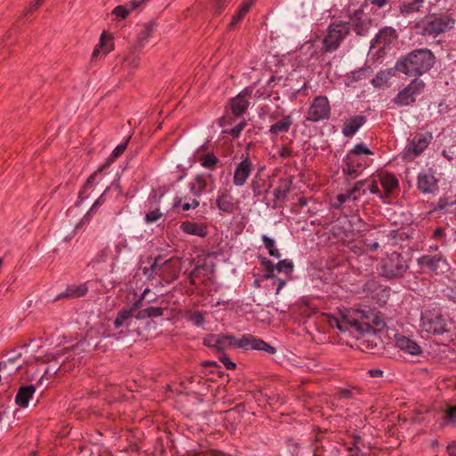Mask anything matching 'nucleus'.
Returning <instances> with one entry per match:
<instances>
[{
  "label": "nucleus",
  "instance_id": "nucleus-23",
  "mask_svg": "<svg viewBox=\"0 0 456 456\" xmlns=\"http://www.w3.org/2000/svg\"><path fill=\"white\" fill-rule=\"evenodd\" d=\"M88 291V287L86 283L79 285L68 286L66 290L58 296V298H75L85 296Z\"/></svg>",
  "mask_w": 456,
  "mask_h": 456
},
{
  "label": "nucleus",
  "instance_id": "nucleus-31",
  "mask_svg": "<svg viewBox=\"0 0 456 456\" xmlns=\"http://www.w3.org/2000/svg\"><path fill=\"white\" fill-rule=\"evenodd\" d=\"M200 165L209 170H214L217 164L219 163V159L213 153H207L203 156H200L199 159Z\"/></svg>",
  "mask_w": 456,
  "mask_h": 456
},
{
  "label": "nucleus",
  "instance_id": "nucleus-53",
  "mask_svg": "<svg viewBox=\"0 0 456 456\" xmlns=\"http://www.w3.org/2000/svg\"><path fill=\"white\" fill-rule=\"evenodd\" d=\"M254 4V0H244L239 7V11L246 15Z\"/></svg>",
  "mask_w": 456,
  "mask_h": 456
},
{
  "label": "nucleus",
  "instance_id": "nucleus-17",
  "mask_svg": "<svg viewBox=\"0 0 456 456\" xmlns=\"http://www.w3.org/2000/svg\"><path fill=\"white\" fill-rule=\"evenodd\" d=\"M113 49L112 37L102 32L100 38V43L95 46L92 59H97L99 56L107 55Z\"/></svg>",
  "mask_w": 456,
  "mask_h": 456
},
{
  "label": "nucleus",
  "instance_id": "nucleus-57",
  "mask_svg": "<svg viewBox=\"0 0 456 456\" xmlns=\"http://www.w3.org/2000/svg\"><path fill=\"white\" fill-rule=\"evenodd\" d=\"M128 247V243L126 239H121L115 246V250L117 253V256H118L123 249L126 248Z\"/></svg>",
  "mask_w": 456,
  "mask_h": 456
},
{
  "label": "nucleus",
  "instance_id": "nucleus-44",
  "mask_svg": "<svg viewBox=\"0 0 456 456\" xmlns=\"http://www.w3.org/2000/svg\"><path fill=\"white\" fill-rule=\"evenodd\" d=\"M246 125V121L242 120L234 127L231 128L230 130H226L225 133L229 134L233 138H237L240 134L241 131L245 128Z\"/></svg>",
  "mask_w": 456,
  "mask_h": 456
},
{
  "label": "nucleus",
  "instance_id": "nucleus-60",
  "mask_svg": "<svg viewBox=\"0 0 456 456\" xmlns=\"http://www.w3.org/2000/svg\"><path fill=\"white\" fill-rule=\"evenodd\" d=\"M446 418L451 421H456V405L451 406L447 409Z\"/></svg>",
  "mask_w": 456,
  "mask_h": 456
},
{
  "label": "nucleus",
  "instance_id": "nucleus-10",
  "mask_svg": "<svg viewBox=\"0 0 456 456\" xmlns=\"http://www.w3.org/2000/svg\"><path fill=\"white\" fill-rule=\"evenodd\" d=\"M432 139L431 134H418L410 142L409 147L403 154V159L412 160L415 157L420 155L428 146Z\"/></svg>",
  "mask_w": 456,
  "mask_h": 456
},
{
  "label": "nucleus",
  "instance_id": "nucleus-64",
  "mask_svg": "<svg viewBox=\"0 0 456 456\" xmlns=\"http://www.w3.org/2000/svg\"><path fill=\"white\" fill-rule=\"evenodd\" d=\"M447 452L449 456H456V440L447 446Z\"/></svg>",
  "mask_w": 456,
  "mask_h": 456
},
{
  "label": "nucleus",
  "instance_id": "nucleus-63",
  "mask_svg": "<svg viewBox=\"0 0 456 456\" xmlns=\"http://www.w3.org/2000/svg\"><path fill=\"white\" fill-rule=\"evenodd\" d=\"M244 16L245 15L238 10L237 13L232 17L229 28L234 27L239 21H240L243 19Z\"/></svg>",
  "mask_w": 456,
  "mask_h": 456
},
{
  "label": "nucleus",
  "instance_id": "nucleus-3",
  "mask_svg": "<svg viewBox=\"0 0 456 456\" xmlns=\"http://www.w3.org/2000/svg\"><path fill=\"white\" fill-rule=\"evenodd\" d=\"M350 327L361 334L382 331L386 322L380 314L372 310H355L347 318Z\"/></svg>",
  "mask_w": 456,
  "mask_h": 456
},
{
  "label": "nucleus",
  "instance_id": "nucleus-48",
  "mask_svg": "<svg viewBox=\"0 0 456 456\" xmlns=\"http://www.w3.org/2000/svg\"><path fill=\"white\" fill-rule=\"evenodd\" d=\"M125 63L131 69H135L139 66L140 59L135 54L127 55L125 59Z\"/></svg>",
  "mask_w": 456,
  "mask_h": 456
},
{
  "label": "nucleus",
  "instance_id": "nucleus-20",
  "mask_svg": "<svg viewBox=\"0 0 456 456\" xmlns=\"http://www.w3.org/2000/svg\"><path fill=\"white\" fill-rule=\"evenodd\" d=\"M36 387L33 385L21 386L16 394L15 403L21 408H26L28 405L29 400L32 398Z\"/></svg>",
  "mask_w": 456,
  "mask_h": 456
},
{
  "label": "nucleus",
  "instance_id": "nucleus-28",
  "mask_svg": "<svg viewBox=\"0 0 456 456\" xmlns=\"http://www.w3.org/2000/svg\"><path fill=\"white\" fill-rule=\"evenodd\" d=\"M134 316V310L133 309H122L118 312L115 321H114V326L115 328L118 329L122 326H128L129 321Z\"/></svg>",
  "mask_w": 456,
  "mask_h": 456
},
{
  "label": "nucleus",
  "instance_id": "nucleus-30",
  "mask_svg": "<svg viewBox=\"0 0 456 456\" xmlns=\"http://www.w3.org/2000/svg\"><path fill=\"white\" fill-rule=\"evenodd\" d=\"M425 0H408L402 4L400 11L402 13L409 14L419 12Z\"/></svg>",
  "mask_w": 456,
  "mask_h": 456
},
{
  "label": "nucleus",
  "instance_id": "nucleus-11",
  "mask_svg": "<svg viewBox=\"0 0 456 456\" xmlns=\"http://www.w3.org/2000/svg\"><path fill=\"white\" fill-rule=\"evenodd\" d=\"M240 348L243 349H255L259 351H265L271 354H273L276 353V348L269 344H267L265 341L256 338L251 335H243L242 336V342L240 344Z\"/></svg>",
  "mask_w": 456,
  "mask_h": 456
},
{
  "label": "nucleus",
  "instance_id": "nucleus-45",
  "mask_svg": "<svg viewBox=\"0 0 456 456\" xmlns=\"http://www.w3.org/2000/svg\"><path fill=\"white\" fill-rule=\"evenodd\" d=\"M366 183V180L358 181L354 183V187L349 190V192L353 196V200H358L359 195H357V193L362 189Z\"/></svg>",
  "mask_w": 456,
  "mask_h": 456
},
{
  "label": "nucleus",
  "instance_id": "nucleus-19",
  "mask_svg": "<svg viewBox=\"0 0 456 456\" xmlns=\"http://www.w3.org/2000/svg\"><path fill=\"white\" fill-rule=\"evenodd\" d=\"M366 118L362 115L348 118L343 126L342 133L346 137H351L365 123Z\"/></svg>",
  "mask_w": 456,
  "mask_h": 456
},
{
  "label": "nucleus",
  "instance_id": "nucleus-56",
  "mask_svg": "<svg viewBox=\"0 0 456 456\" xmlns=\"http://www.w3.org/2000/svg\"><path fill=\"white\" fill-rule=\"evenodd\" d=\"M261 263L265 266V272L274 273V271L276 270V265H274L266 257H263Z\"/></svg>",
  "mask_w": 456,
  "mask_h": 456
},
{
  "label": "nucleus",
  "instance_id": "nucleus-33",
  "mask_svg": "<svg viewBox=\"0 0 456 456\" xmlns=\"http://www.w3.org/2000/svg\"><path fill=\"white\" fill-rule=\"evenodd\" d=\"M161 259V256H158L154 258L153 260L151 259V265L149 267L144 266L142 268L143 274L148 277L149 279H151L154 277L155 274H158L159 276V260Z\"/></svg>",
  "mask_w": 456,
  "mask_h": 456
},
{
  "label": "nucleus",
  "instance_id": "nucleus-21",
  "mask_svg": "<svg viewBox=\"0 0 456 456\" xmlns=\"http://www.w3.org/2000/svg\"><path fill=\"white\" fill-rule=\"evenodd\" d=\"M181 230L191 235L204 238L208 235V228L202 224H198L191 221H185L181 224Z\"/></svg>",
  "mask_w": 456,
  "mask_h": 456
},
{
  "label": "nucleus",
  "instance_id": "nucleus-1",
  "mask_svg": "<svg viewBox=\"0 0 456 456\" xmlns=\"http://www.w3.org/2000/svg\"><path fill=\"white\" fill-rule=\"evenodd\" d=\"M436 57L428 48L417 49L402 57L395 64V69L408 76H421L431 69Z\"/></svg>",
  "mask_w": 456,
  "mask_h": 456
},
{
  "label": "nucleus",
  "instance_id": "nucleus-36",
  "mask_svg": "<svg viewBox=\"0 0 456 456\" xmlns=\"http://www.w3.org/2000/svg\"><path fill=\"white\" fill-rule=\"evenodd\" d=\"M425 87V83L419 78H414L410 85L406 86L407 90L415 97L419 94Z\"/></svg>",
  "mask_w": 456,
  "mask_h": 456
},
{
  "label": "nucleus",
  "instance_id": "nucleus-7",
  "mask_svg": "<svg viewBox=\"0 0 456 456\" xmlns=\"http://www.w3.org/2000/svg\"><path fill=\"white\" fill-rule=\"evenodd\" d=\"M330 116V105L328 98L323 95L314 97L308 109L306 119L312 122H319L328 119Z\"/></svg>",
  "mask_w": 456,
  "mask_h": 456
},
{
  "label": "nucleus",
  "instance_id": "nucleus-55",
  "mask_svg": "<svg viewBox=\"0 0 456 456\" xmlns=\"http://www.w3.org/2000/svg\"><path fill=\"white\" fill-rule=\"evenodd\" d=\"M42 3L43 0H35L34 2H31L29 5L25 9L23 14L27 15L28 13L36 11L37 8H39Z\"/></svg>",
  "mask_w": 456,
  "mask_h": 456
},
{
  "label": "nucleus",
  "instance_id": "nucleus-34",
  "mask_svg": "<svg viewBox=\"0 0 456 456\" xmlns=\"http://www.w3.org/2000/svg\"><path fill=\"white\" fill-rule=\"evenodd\" d=\"M262 240L264 242V245L265 247V248L268 250V253L271 256H273V257H276V258H280L281 257V253L279 251V249H277L275 248V242L273 239H271L270 237H268L267 235H263L262 236Z\"/></svg>",
  "mask_w": 456,
  "mask_h": 456
},
{
  "label": "nucleus",
  "instance_id": "nucleus-49",
  "mask_svg": "<svg viewBox=\"0 0 456 456\" xmlns=\"http://www.w3.org/2000/svg\"><path fill=\"white\" fill-rule=\"evenodd\" d=\"M456 204V196L453 200H449L448 198H441L437 203V206L436 207V210L437 209H444L448 206H452Z\"/></svg>",
  "mask_w": 456,
  "mask_h": 456
},
{
  "label": "nucleus",
  "instance_id": "nucleus-42",
  "mask_svg": "<svg viewBox=\"0 0 456 456\" xmlns=\"http://www.w3.org/2000/svg\"><path fill=\"white\" fill-rule=\"evenodd\" d=\"M219 338L220 334H208L204 338L203 344L208 347L214 348L216 351Z\"/></svg>",
  "mask_w": 456,
  "mask_h": 456
},
{
  "label": "nucleus",
  "instance_id": "nucleus-62",
  "mask_svg": "<svg viewBox=\"0 0 456 456\" xmlns=\"http://www.w3.org/2000/svg\"><path fill=\"white\" fill-rule=\"evenodd\" d=\"M279 155L284 159L289 158L292 156V150L288 146H283L279 151Z\"/></svg>",
  "mask_w": 456,
  "mask_h": 456
},
{
  "label": "nucleus",
  "instance_id": "nucleus-6",
  "mask_svg": "<svg viewBox=\"0 0 456 456\" xmlns=\"http://www.w3.org/2000/svg\"><path fill=\"white\" fill-rule=\"evenodd\" d=\"M408 269V265L398 252H392L381 262V274L387 279L402 278Z\"/></svg>",
  "mask_w": 456,
  "mask_h": 456
},
{
  "label": "nucleus",
  "instance_id": "nucleus-24",
  "mask_svg": "<svg viewBox=\"0 0 456 456\" xmlns=\"http://www.w3.org/2000/svg\"><path fill=\"white\" fill-rule=\"evenodd\" d=\"M379 182L384 189L386 197H388L392 191L398 187V180L392 174L379 175Z\"/></svg>",
  "mask_w": 456,
  "mask_h": 456
},
{
  "label": "nucleus",
  "instance_id": "nucleus-37",
  "mask_svg": "<svg viewBox=\"0 0 456 456\" xmlns=\"http://www.w3.org/2000/svg\"><path fill=\"white\" fill-rule=\"evenodd\" d=\"M110 250L109 247H105L95 255L90 264L94 265L96 264L105 263L110 256Z\"/></svg>",
  "mask_w": 456,
  "mask_h": 456
},
{
  "label": "nucleus",
  "instance_id": "nucleus-4",
  "mask_svg": "<svg viewBox=\"0 0 456 456\" xmlns=\"http://www.w3.org/2000/svg\"><path fill=\"white\" fill-rule=\"evenodd\" d=\"M350 31V23L347 21L339 20L330 23L322 39V52L332 53L338 50Z\"/></svg>",
  "mask_w": 456,
  "mask_h": 456
},
{
  "label": "nucleus",
  "instance_id": "nucleus-14",
  "mask_svg": "<svg viewBox=\"0 0 456 456\" xmlns=\"http://www.w3.org/2000/svg\"><path fill=\"white\" fill-rule=\"evenodd\" d=\"M395 345L396 346L411 355H419L422 353L421 347L412 339L403 336V335H395Z\"/></svg>",
  "mask_w": 456,
  "mask_h": 456
},
{
  "label": "nucleus",
  "instance_id": "nucleus-25",
  "mask_svg": "<svg viewBox=\"0 0 456 456\" xmlns=\"http://www.w3.org/2000/svg\"><path fill=\"white\" fill-rule=\"evenodd\" d=\"M292 123L293 119L290 115L284 116L281 120L277 121L270 126L269 132L273 134L286 133L289 130Z\"/></svg>",
  "mask_w": 456,
  "mask_h": 456
},
{
  "label": "nucleus",
  "instance_id": "nucleus-2",
  "mask_svg": "<svg viewBox=\"0 0 456 456\" xmlns=\"http://www.w3.org/2000/svg\"><path fill=\"white\" fill-rule=\"evenodd\" d=\"M455 20L449 13H433L422 18L415 25L417 34L436 38L453 28Z\"/></svg>",
  "mask_w": 456,
  "mask_h": 456
},
{
  "label": "nucleus",
  "instance_id": "nucleus-54",
  "mask_svg": "<svg viewBox=\"0 0 456 456\" xmlns=\"http://www.w3.org/2000/svg\"><path fill=\"white\" fill-rule=\"evenodd\" d=\"M128 140H129V138L126 139V142L120 143L119 145H118L115 148V150L112 152V157L113 158L118 157L119 155H121L125 151V150L126 149L127 143H128Z\"/></svg>",
  "mask_w": 456,
  "mask_h": 456
},
{
  "label": "nucleus",
  "instance_id": "nucleus-39",
  "mask_svg": "<svg viewBox=\"0 0 456 456\" xmlns=\"http://www.w3.org/2000/svg\"><path fill=\"white\" fill-rule=\"evenodd\" d=\"M154 29V23L150 22L145 24L144 28L140 32L138 40L141 45L143 44L152 34Z\"/></svg>",
  "mask_w": 456,
  "mask_h": 456
},
{
  "label": "nucleus",
  "instance_id": "nucleus-46",
  "mask_svg": "<svg viewBox=\"0 0 456 456\" xmlns=\"http://www.w3.org/2000/svg\"><path fill=\"white\" fill-rule=\"evenodd\" d=\"M162 216V213L159 208H155L154 210H151L148 212L145 216V221L147 223H154L158 221Z\"/></svg>",
  "mask_w": 456,
  "mask_h": 456
},
{
  "label": "nucleus",
  "instance_id": "nucleus-43",
  "mask_svg": "<svg viewBox=\"0 0 456 456\" xmlns=\"http://www.w3.org/2000/svg\"><path fill=\"white\" fill-rule=\"evenodd\" d=\"M181 201L182 200L179 199L178 200H176L175 203H174V208H178L179 206H182V208L183 211H188L190 210L191 208H196L199 205H200V202L198 200L196 199H193L191 202H186V203H183V204H181Z\"/></svg>",
  "mask_w": 456,
  "mask_h": 456
},
{
  "label": "nucleus",
  "instance_id": "nucleus-9",
  "mask_svg": "<svg viewBox=\"0 0 456 456\" xmlns=\"http://www.w3.org/2000/svg\"><path fill=\"white\" fill-rule=\"evenodd\" d=\"M349 23L353 30L360 37L366 36L372 25V20L369 18L362 8L355 10L348 15Z\"/></svg>",
  "mask_w": 456,
  "mask_h": 456
},
{
  "label": "nucleus",
  "instance_id": "nucleus-40",
  "mask_svg": "<svg viewBox=\"0 0 456 456\" xmlns=\"http://www.w3.org/2000/svg\"><path fill=\"white\" fill-rule=\"evenodd\" d=\"M205 187L206 182L200 177H197L196 182L190 185L191 191L195 196H200Z\"/></svg>",
  "mask_w": 456,
  "mask_h": 456
},
{
  "label": "nucleus",
  "instance_id": "nucleus-32",
  "mask_svg": "<svg viewBox=\"0 0 456 456\" xmlns=\"http://www.w3.org/2000/svg\"><path fill=\"white\" fill-rule=\"evenodd\" d=\"M392 76L393 73L391 70H380L371 80V84L374 87H381L387 84Z\"/></svg>",
  "mask_w": 456,
  "mask_h": 456
},
{
  "label": "nucleus",
  "instance_id": "nucleus-38",
  "mask_svg": "<svg viewBox=\"0 0 456 456\" xmlns=\"http://www.w3.org/2000/svg\"><path fill=\"white\" fill-rule=\"evenodd\" d=\"M351 317V314H348V315H346L344 317V320L343 321H339L338 318H333L330 321V323L332 327H337L339 330L341 331H346V330H348L350 329H352L350 327V325L348 324V320L347 318H350Z\"/></svg>",
  "mask_w": 456,
  "mask_h": 456
},
{
  "label": "nucleus",
  "instance_id": "nucleus-22",
  "mask_svg": "<svg viewBox=\"0 0 456 456\" xmlns=\"http://www.w3.org/2000/svg\"><path fill=\"white\" fill-rule=\"evenodd\" d=\"M248 105L249 102L247 100L246 95L243 94H239L236 97L231 100L232 112L236 117L241 116L248 110Z\"/></svg>",
  "mask_w": 456,
  "mask_h": 456
},
{
  "label": "nucleus",
  "instance_id": "nucleus-47",
  "mask_svg": "<svg viewBox=\"0 0 456 456\" xmlns=\"http://www.w3.org/2000/svg\"><path fill=\"white\" fill-rule=\"evenodd\" d=\"M130 13V10L123 5L115 7L112 11V14L119 17L120 19H126Z\"/></svg>",
  "mask_w": 456,
  "mask_h": 456
},
{
  "label": "nucleus",
  "instance_id": "nucleus-5",
  "mask_svg": "<svg viewBox=\"0 0 456 456\" xmlns=\"http://www.w3.org/2000/svg\"><path fill=\"white\" fill-rule=\"evenodd\" d=\"M452 321L445 318L440 310H427L421 315L422 330L433 335H443L450 331Z\"/></svg>",
  "mask_w": 456,
  "mask_h": 456
},
{
  "label": "nucleus",
  "instance_id": "nucleus-15",
  "mask_svg": "<svg viewBox=\"0 0 456 456\" xmlns=\"http://www.w3.org/2000/svg\"><path fill=\"white\" fill-rule=\"evenodd\" d=\"M397 34L395 28L385 27L371 40V47L387 45L396 40Z\"/></svg>",
  "mask_w": 456,
  "mask_h": 456
},
{
  "label": "nucleus",
  "instance_id": "nucleus-16",
  "mask_svg": "<svg viewBox=\"0 0 456 456\" xmlns=\"http://www.w3.org/2000/svg\"><path fill=\"white\" fill-rule=\"evenodd\" d=\"M437 188V180L432 173H419L418 175V189L422 193H432Z\"/></svg>",
  "mask_w": 456,
  "mask_h": 456
},
{
  "label": "nucleus",
  "instance_id": "nucleus-59",
  "mask_svg": "<svg viewBox=\"0 0 456 456\" xmlns=\"http://www.w3.org/2000/svg\"><path fill=\"white\" fill-rule=\"evenodd\" d=\"M347 450L348 456H365L359 446H349Z\"/></svg>",
  "mask_w": 456,
  "mask_h": 456
},
{
  "label": "nucleus",
  "instance_id": "nucleus-50",
  "mask_svg": "<svg viewBox=\"0 0 456 456\" xmlns=\"http://www.w3.org/2000/svg\"><path fill=\"white\" fill-rule=\"evenodd\" d=\"M352 153H354L355 155H360V154L370 155V154H372V151H370L364 144L358 143L352 150Z\"/></svg>",
  "mask_w": 456,
  "mask_h": 456
},
{
  "label": "nucleus",
  "instance_id": "nucleus-26",
  "mask_svg": "<svg viewBox=\"0 0 456 456\" xmlns=\"http://www.w3.org/2000/svg\"><path fill=\"white\" fill-rule=\"evenodd\" d=\"M292 184L291 178H281L279 181V186L273 191L275 200H282L287 197Z\"/></svg>",
  "mask_w": 456,
  "mask_h": 456
},
{
  "label": "nucleus",
  "instance_id": "nucleus-61",
  "mask_svg": "<svg viewBox=\"0 0 456 456\" xmlns=\"http://www.w3.org/2000/svg\"><path fill=\"white\" fill-rule=\"evenodd\" d=\"M228 1L229 0H216V4L214 5L216 12L220 13L224 9Z\"/></svg>",
  "mask_w": 456,
  "mask_h": 456
},
{
  "label": "nucleus",
  "instance_id": "nucleus-8",
  "mask_svg": "<svg viewBox=\"0 0 456 456\" xmlns=\"http://www.w3.org/2000/svg\"><path fill=\"white\" fill-rule=\"evenodd\" d=\"M417 264L423 270L433 272L436 274L445 273L450 269L449 264L441 253L424 255L417 259Z\"/></svg>",
  "mask_w": 456,
  "mask_h": 456
},
{
  "label": "nucleus",
  "instance_id": "nucleus-18",
  "mask_svg": "<svg viewBox=\"0 0 456 456\" xmlns=\"http://www.w3.org/2000/svg\"><path fill=\"white\" fill-rule=\"evenodd\" d=\"M242 342V337L237 338L233 335L220 334V338L217 344L216 353L220 354H224L227 348H240V344Z\"/></svg>",
  "mask_w": 456,
  "mask_h": 456
},
{
  "label": "nucleus",
  "instance_id": "nucleus-35",
  "mask_svg": "<svg viewBox=\"0 0 456 456\" xmlns=\"http://www.w3.org/2000/svg\"><path fill=\"white\" fill-rule=\"evenodd\" d=\"M164 309L161 307H155V306H149L143 310H142L138 317L139 318H145V317H159L163 314Z\"/></svg>",
  "mask_w": 456,
  "mask_h": 456
},
{
  "label": "nucleus",
  "instance_id": "nucleus-51",
  "mask_svg": "<svg viewBox=\"0 0 456 456\" xmlns=\"http://www.w3.org/2000/svg\"><path fill=\"white\" fill-rule=\"evenodd\" d=\"M218 359L224 363L227 370H234L236 368V364L232 362L225 354H222L218 356Z\"/></svg>",
  "mask_w": 456,
  "mask_h": 456
},
{
  "label": "nucleus",
  "instance_id": "nucleus-58",
  "mask_svg": "<svg viewBox=\"0 0 456 456\" xmlns=\"http://www.w3.org/2000/svg\"><path fill=\"white\" fill-rule=\"evenodd\" d=\"M348 200H353V196L351 195L349 191H347L346 193L338 194L337 196V200L338 201L337 208L339 207L340 205H342L343 203H345Z\"/></svg>",
  "mask_w": 456,
  "mask_h": 456
},
{
  "label": "nucleus",
  "instance_id": "nucleus-52",
  "mask_svg": "<svg viewBox=\"0 0 456 456\" xmlns=\"http://www.w3.org/2000/svg\"><path fill=\"white\" fill-rule=\"evenodd\" d=\"M108 163L103 165L102 167L99 168L97 171H95L94 174H92L86 181V183H85V186H84V190L89 188V187H92L93 186V183L94 182V179H95V176L97 175V173L101 172L103 168L107 167H108Z\"/></svg>",
  "mask_w": 456,
  "mask_h": 456
},
{
  "label": "nucleus",
  "instance_id": "nucleus-29",
  "mask_svg": "<svg viewBox=\"0 0 456 456\" xmlns=\"http://www.w3.org/2000/svg\"><path fill=\"white\" fill-rule=\"evenodd\" d=\"M416 97L405 87L400 91L394 99V102L399 106H407L415 102Z\"/></svg>",
  "mask_w": 456,
  "mask_h": 456
},
{
  "label": "nucleus",
  "instance_id": "nucleus-13",
  "mask_svg": "<svg viewBox=\"0 0 456 456\" xmlns=\"http://www.w3.org/2000/svg\"><path fill=\"white\" fill-rule=\"evenodd\" d=\"M179 271V262L175 259H168L159 265V276L167 282L178 279Z\"/></svg>",
  "mask_w": 456,
  "mask_h": 456
},
{
  "label": "nucleus",
  "instance_id": "nucleus-12",
  "mask_svg": "<svg viewBox=\"0 0 456 456\" xmlns=\"http://www.w3.org/2000/svg\"><path fill=\"white\" fill-rule=\"evenodd\" d=\"M253 164L251 160L246 157L243 160L237 164L234 175L233 183L236 186H242L246 183L249 175L251 174Z\"/></svg>",
  "mask_w": 456,
  "mask_h": 456
},
{
  "label": "nucleus",
  "instance_id": "nucleus-27",
  "mask_svg": "<svg viewBox=\"0 0 456 456\" xmlns=\"http://www.w3.org/2000/svg\"><path fill=\"white\" fill-rule=\"evenodd\" d=\"M217 208L224 212L232 213L234 210L233 198L227 192H223L216 199Z\"/></svg>",
  "mask_w": 456,
  "mask_h": 456
},
{
  "label": "nucleus",
  "instance_id": "nucleus-41",
  "mask_svg": "<svg viewBox=\"0 0 456 456\" xmlns=\"http://www.w3.org/2000/svg\"><path fill=\"white\" fill-rule=\"evenodd\" d=\"M293 267V263L289 259L281 260L276 265V270L278 272H284L287 274L292 273Z\"/></svg>",
  "mask_w": 456,
  "mask_h": 456
}]
</instances>
